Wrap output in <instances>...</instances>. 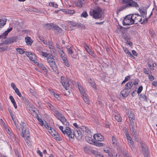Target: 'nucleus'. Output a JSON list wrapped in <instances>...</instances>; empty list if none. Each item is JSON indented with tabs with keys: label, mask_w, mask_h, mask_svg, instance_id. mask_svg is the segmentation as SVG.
Here are the masks:
<instances>
[{
	"label": "nucleus",
	"mask_w": 157,
	"mask_h": 157,
	"mask_svg": "<svg viewBox=\"0 0 157 157\" xmlns=\"http://www.w3.org/2000/svg\"><path fill=\"white\" fill-rule=\"evenodd\" d=\"M120 2L122 4H126L120 7L118 9L119 11L130 7L137 8L139 7L138 4L135 1H133V0H120Z\"/></svg>",
	"instance_id": "obj_1"
},
{
	"label": "nucleus",
	"mask_w": 157,
	"mask_h": 157,
	"mask_svg": "<svg viewBox=\"0 0 157 157\" xmlns=\"http://www.w3.org/2000/svg\"><path fill=\"white\" fill-rule=\"evenodd\" d=\"M102 11L98 6L96 7L94 9L92 10V12H90V14L95 19H99L101 17Z\"/></svg>",
	"instance_id": "obj_2"
},
{
	"label": "nucleus",
	"mask_w": 157,
	"mask_h": 157,
	"mask_svg": "<svg viewBox=\"0 0 157 157\" xmlns=\"http://www.w3.org/2000/svg\"><path fill=\"white\" fill-rule=\"evenodd\" d=\"M21 129L22 135H21L22 137L24 138L30 139L29 132V128L27 127L26 124L23 122H21Z\"/></svg>",
	"instance_id": "obj_3"
},
{
	"label": "nucleus",
	"mask_w": 157,
	"mask_h": 157,
	"mask_svg": "<svg viewBox=\"0 0 157 157\" xmlns=\"http://www.w3.org/2000/svg\"><path fill=\"white\" fill-rule=\"evenodd\" d=\"M123 21L124 25H130L133 24L132 15L129 14L126 16Z\"/></svg>",
	"instance_id": "obj_4"
},
{
	"label": "nucleus",
	"mask_w": 157,
	"mask_h": 157,
	"mask_svg": "<svg viewBox=\"0 0 157 157\" xmlns=\"http://www.w3.org/2000/svg\"><path fill=\"white\" fill-rule=\"evenodd\" d=\"M44 27L47 29L50 30L53 29L58 31H61V29L57 25H56L53 23L46 24L44 25Z\"/></svg>",
	"instance_id": "obj_5"
},
{
	"label": "nucleus",
	"mask_w": 157,
	"mask_h": 157,
	"mask_svg": "<svg viewBox=\"0 0 157 157\" xmlns=\"http://www.w3.org/2000/svg\"><path fill=\"white\" fill-rule=\"evenodd\" d=\"M17 38V37L15 36L8 37L5 41H3L2 43L0 44V46H3L5 44H9L16 42Z\"/></svg>",
	"instance_id": "obj_6"
},
{
	"label": "nucleus",
	"mask_w": 157,
	"mask_h": 157,
	"mask_svg": "<svg viewBox=\"0 0 157 157\" xmlns=\"http://www.w3.org/2000/svg\"><path fill=\"white\" fill-rule=\"evenodd\" d=\"M132 18L133 20V24H136L138 22H140L142 21V17L141 15L137 14H132Z\"/></svg>",
	"instance_id": "obj_7"
},
{
	"label": "nucleus",
	"mask_w": 157,
	"mask_h": 157,
	"mask_svg": "<svg viewBox=\"0 0 157 157\" xmlns=\"http://www.w3.org/2000/svg\"><path fill=\"white\" fill-rule=\"evenodd\" d=\"M63 134H66L69 138H73L74 136V134L72 132L71 128L68 127H66L64 130Z\"/></svg>",
	"instance_id": "obj_8"
},
{
	"label": "nucleus",
	"mask_w": 157,
	"mask_h": 157,
	"mask_svg": "<svg viewBox=\"0 0 157 157\" xmlns=\"http://www.w3.org/2000/svg\"><path fill=\"white\" fill-rule=\"evenodd\" d=\"M61 82L63 86L65 88L68 87L69 86V79L62 76L61 78Z\"/></svg>",
	"instance_id": "obj_9"
},
{
	"label": "nucleus",
	"mask_w": 157,
	"mask_h": 157,
	"mask_svg": "<svg viewBox=\"0 0 157 157\" xmlns=\"http://www.w3.org/2000/svg\"><path fill=\"white\" fill-rule=\"evenodd\" d=\"M85 49H86L87 52L92 56H95L92 50L90 48L89 46L85 42L82 43Z\"/></svg>",
	"instance_id": "obj_10"
},
{
	"label": "nucleus",
	"mask_w": 157,
	"mask_h": 157,
	"mask_svg": "<svg viewBox=\"0 0 157 157\" xmlns=\"http://www.w3.org/2000/svg\"><path fill=\"white\" fill-rule=\"evenodd\" d=\"M53 63H50L49 64L50 67L52 68V70L56 72L59 73V71L57 66L55 63V61L52 62Z\"/></svg>",
	"instance_id": "obj_11"
},
{
	"label": "nucleus",
	"mask_w": 157,
	"mask_h": 157,
	"mask_svg": "<svg viewBox=\"0 0 157 157\" xmlns=\"http://www.w3.org/2000/svg\"><path fill=\"white\" fill-rule=\"evenodd\" d=\"M94 138L97 141H103L104 138L103 136L101 134H94L93 136Z\"/></svg>",
	"instance_id": "obj_12"
},
{
	"label": "nucleus",
	"mask_w": 157,
	"mask_h": 157,
	"mask_svg": "<svg viewBox=\"0 0 157 157\" xmlns=\"http://www.w3.org/2000/svg\"><path fill=\"white\" fill-rule=\"evenodd\" d=\"M130 90H129L124 89L121 91V94L123 97L126 98L128 95L130 94Z\"/></svg>",
	"instance_id": "obj_13"
},
{
	"label": "nucleus",
	"mask_w": 157,
	"mask_h": 157,
	"mask_svg": "<svg viewBox=\"0 0 157 157\" xmlns=\"http://www.w3.org/2000/svg\"><path fill=\"white\" fill-rule=\"evenodd\" d=\"M75 133L74 134V136L77 138L78 140H80L82 138V135L81 131L80 130H77L75 132Z\"/></svg>",
	"instance_id": "obj_14"
},
{
	"label": "nucleus",
	"mask_w": 157,
	"mask_h": 157,
	"mask_svg": "<svg viewBox=\"0 0 157 157\" xmlns=\"http://www.w3.org/2000/svg\"><path fill=\"white\" fill-rule=\"evenodd\" d=\"M13 29L12 27H11L9 29H8L7 30L5 31L1 35H0V38H6V36L8 35V33H10Z\"/></svg>",
	"instance_id": "obj_15"
},
{
	"label": "nucleus",
	"mask_w": 157,
	"mask_h": 157,
	"mask_svg": "<svg viewBox=\"0 0 157 157\" xmlns=\"http://www.w3.org/2000/svg\"><path fill=\"white\" fill-rule=\"evenodd\" d=\"M142 150L143 152L144 157H150V151L148 148H142Z\"/></svg>",
	"instance_id": "obj_16"
},
{
	"label": "nucleus",
	"mask_w": 157,
	"mask_h": 157,
	"mask_svg": "<svg viewBox=\"0 0 157 157\" xmlns=\"http://www.w3.org/2000/svg\"><path fill=\"white\" fill-rule=\"evenodd\" d=\"M59 120L61 121L63 125L67 126L69 124V123L67 121L66 119L63 115L62 117V118L61 117Z\"/></svg>",
	"instance_id": "obj_17"
},
{
	"label": "nucleus",
	"mask_w": 157,
	"mask_h": 157,
	"mask_svg": "<svg viewBox=\"0 0 157 157\" xmlns=\"http://www.w3.org/2000/svg\"><path fill=\"white\" fill-rule=\"evenodd\" d=\"M7 19L1 17H0V29L6 24Z\"/></svg>",
	"instance_id": "obj_18"
},
{
	"label": "nucleus",
	"mask_w": 157,
	"mask_h": 157,
	"mask_svg": "<svg viewBox=\"0 0 157 157\" xmlns=\"http://www.w3.org/2000/svg\"><path fill=\"white\" fill-rule=\"evenodd\" d=\"M103 150L105 152L108 153L109 157H113V155L109 148H104Z\"/></svg>",
	"instance_id": "obj_19"
},
{
	"label": "nucleus",
	"mask_w": 157,
	"mask_h": 157,
	"mask_svg": "<svg viewBox=\"0 0 157 157\" xmlns=\"http://www.w3.org/2000/svg\"><path fill=\"white\" fill-rule=\"evenodd\" d=\"M139 11L143 17H146L147 15V10L145 8L139 9Z\"/></svg>",
	"instance_id": "obj_20"
},
{
	"label": "nucleus",
	"mask_w": 157,
	"mask_h": 157,
	"mask_svg": "<svg viewBox=\"0 0 157 157\" xmlns=\"http://www.w3.org/2000/svg\"><path fill=\"white\" fill-rule=\"evenodd\" d=\"M47 62L48 63H53V61H55L54 59L53 56L51 54H49L47 58Z\"/></svg>",
	"instance_id": "obj_21"
},
{
	"label": "nucleus",
	"mask_w": 157,
	"mask_h": 157,
	"mask_svg": "<svg viewBox=\"0 0 157 157\" xmlns=\"http://www.w3.org/2000/svg\"><path fill=\"white\" fill-rule=\"evenodd\" d=\"M91 152L96 157H104L103 155L99 152H97L94 150H91Z\"/></svg>",
	"instance_id": "obj_22"
},
{
	"label": "nucleus",
	"mask_w": 157,
	"mask_h": 157,
	"mask_svg": "<svg viewBox=\"0 0 157 157\" xmlns=\"http://www.w3.org/2000/svg\"><path fill=\"white\" fill-rule=\"evenodd\" d=\"M133 85V84H132V82H129L125 85L124 89L128 90H130L132 87Z\"/></svg>",
	"instance_id": "obj_23"
},
{
	"label": "nucleus",
	"mask_w": 157,
	"mask_h": 157,
	"mask_svg": "<svg viewBox=\"0 0 157 157\" xmlns=\"http://www.w3.org/2000/svg\"><path fill=\"white\" fill-rule=\"evenodd\" d=\"M48 46L49 48L51 50V51H52L54 53H55V49L54 48V46H53V43L51 41H48Z\"/></svg>",
	"instance_id": "obj_24"
},
{
	"label": "nucleus",
	"mask_w": 157,
	"mask_h": 157,
	"mask_svg": "<svg viewBox=\"0 0 157 157\" xmlns=\"http://www.w3.org/2000/svg\"><path fill=\"white\" fill-rule=\"evenodd\" d=\"M112 144L114 147L118 146V144L117 143V138L114 136L112 137Z\"/></svg>",
	"instance_id": "obj_25"
},
{
	"label": "nucleus",
	"mask_w": 157,
	"mask_h": 157,
	"mask_svg": "<svg viewBox=\"0 0 157 157\" xmlns=\"http://www.w3.org/2000/svg\"><path fill=\"white\" fill-rule=\"evenodd\" d=\"M25 39L27 45H31L33 42V41H32V40L30 37L27 36L25 38Z\"/></svg>",
	"instance_id": "obj_26"
},
{
	"label": "nucleus",
	"mask_w": 157,
	"mask_h": 157,
	"mask_svg": "<svg viewBox=\"0 0 157 157\" xmlns=\"http://www.w3.org/2000/svg\"><path fill=\"white\" fill-rule=\"evenodd\" d=\"M86 140L89 143L91 144H93L94 141L92 140L91 137L88 136H86L85 137Z\"/></svg>",
	"instance_id": "obj_27"
},
{
	"label": "nucleus",
	"mask_w": 157,
	"mask_h": 157,
	"mask_svg": "<svg viewBox=\"0 0 157 157\" xmlns=\"http://www.w3.org/2000/svg\"><path fill=\"white\" fill-rule=\"evenodd\" d=\"M54 130V132H55V134L54 135V136H53V137H54V138L58 141H60L61 140V138L59 135L58 134L57 132H56Z\"/></svg>",
	"instance_id": "obj_28"
},
{
	"label": "nucleus",
	"mask_w": 157,
	"mask_h": 157,
	"mask_svg": "<svg viewBox=\"0 0 157 157\" xmlns=\"http://www.w3.org/2000/svg\"><path fill=\"white\" fill-rule=\"evenodd\" d=\"M9 98L10 99V101H11V102L13 103V106L15 108V109L17 108V105L16 103V102L13 98V97L11 96H10L9 97Z\"/></svg>",
	"instance_id": "obj_29"
},
{
	"label": "nucleus",
	"mask_w": 157,
	"mask_h": 157,
	"mask_svg": "<svg viewBox=\"0 0 157 157\" xmlns=\"http://www.w3.org/2000/svg\"><path fill=\"white\" fill-rule=\"evenodd\" d=\"M93 144L98 147H103L105 146V144H104L101 142H98L97 141H94Z\"/></svg>",
	"instance_id": "obj_30"
},
{
	"label": "nucleus",
	"mask_w": 157,
	"mask_h": 157,
	"mask_svg": "<svg viewBox=\"0 0 157 157\" xmlns=\"http://www.w3.org/2000/svg\"><path fill=\"white\" fill-rule=\"evenodd\" d=\"M115 118L118 122H121L122 120V118L120 114H117L115 115Z\"/></svg>",
	"instance_id": "obj_31"
},
{
	"label": "nucleus",
	"mask_w": 157,
	"mask_h": 157,
	"mask_svg": "<svg viewBox=\"0 0 157 157\" xmlns=\"http://www.w3.org/2000/svg\"><path fill=\"white\" fill-rule=\"evenodd\" d=\"M25 55L29 58V59L33 61V58L32 57V54L31 52H26L25 53Z\"/></svg>",
	"instance_id": "obj_32"
},
{
	"label": "nucleus",
	"mask_w": 157,
	"mask_h": 157,
	"mask_svg": "<svg viewBox=\"0 0 157 157\" xmlns=\"http://www.w3.org/2000/svg\"><path fill=\"white\" fill-rule=\"evenodd\" d=\"M76 27L80 29H85V26L82 24H77Z\"/></svg>",
	"instance_id": "obj_33"
},
{
	"label": "nucleus",
	"mask_w": 157,
	"mask_h": 157,
	"mask_svg": "<svg viewBox=\"0 0 157 157\" xmlns=\"http://www.w3.org/2000/svg\"><path fill=\"white\" fill-rule=\"evenodd\" d=\"M129 121L130 122V124L129 126V127H135V118L133 119H130Z\"/></svg>",
	"instance_id": "obj_34"
},
{
	"label": "nucleus",
	"mask_w": 157,
	"mask_h": 157,
	"mask_svg": "<svg viewBox=\"0 0 157 157\" xmlns=\"http://www.w3.org/2000/svg\"><path fill=\"white\" fill-rule=\"evenodd\" d=\"M39 52L41 55L45 57H46V58L48 56L49 54H50V53H48L47 52L42 51L40 52Z\"/></svg>",
	"instance_id": "obj_35"
},
{
	"label": "nucleus",
	"mask_w": 157,
	"mask_h": 157,
	"mask_svg": "<svg viewBox=\"0 0 157 157\" xmlns=\"http://www.w3.org/2000/svg\"><path fill=\"white\" fill-rule=\"evenodd\" d=\"M67 49L68 54H71L73 53L72 47L67 48Z\"/></svg>",
	"instance_id": "obj_36"
},
{
	"label": "nucleus",
	"mask_w": 157,
	"mask_h": 157,
	"mask_svg": "<svg viewBox=\"0 0 157 157\" xmlns=\"http://www.w3.org/2000/svg\"><path fill=\"white\" fill-rule=\"evenodd\" d=\"M79 90L81 94L82 95V96H83V95H85L86 94V92L85 90L82 87H80V88H79Z\"/></svg>",
	"instance_id": "obj_37"
},
{
	"label": "nucleus",
	"mask_w": 157,
	"mask_h": 157,
	"mask_svg": "<svg viewBox=\"0 0 157 157\" xmlns=\"http://www.w3.org/2000/svg\"><path fill=\"white\" fill-rule=\"evenodd\" d=\"M16 50L19 52L20 54H22L24 53L25 52L24 50L22 48H17L16 49Z\"/></svg>",
	"instance_id": "obj_38"
},
{
	"label": "nucleus",
	"mask_w": 157,
	"mask_h": 157,
	"mask_svg": "<svg viewBox=\"0 0 157 157\" xmlns=\"http://www.w3.org/2000/svg\"><path fill=\"white\" fill-rule=\"evenodd\" d=\"M152 12H151L149 17L147 18H145V19H144L143 21H141V24H144L146 23L148 21V19L150 17V16L152 15Z\"/></svg>",
	"instance_id": "obj_39"
},
{
	"label": "nucleus",
	"mask_w": 157,
	"mask_h": 157,
	"mask_svg": "<svg viewBox=\"0 0 157 157\" xmlns=\"http://www.w3.org/2000/svg\"><path fill=\"white\" fill-rule=\"evenodd\" d=\"M8 48V46L7 45H6L3 47H0V52L2 51H4L6 50Z\"/></svg>",
	"instance_id": "obj_40"
},
{
	"label": "nucleus",
	"mask_w": 157,
	"mask_h": 157,
	"mask_svg": "<svg viewBox=\"0 0 157 157\" xmlns=\"http://www.w3.org/2000/svg\"><path fill=\"white\" fill-rule=\"evenodd\" d=\"M82 97L86 103L89 104V100L86 96V94L85 95H83V96H82Z\"/></svg>",
	"instance_id": "obj_41"
},
{
	"label": "nucleus",
	"mask_w": 157,
	"mask_h": 157,
	"mask_svg": "<svg viewBox=\"0 0 157 157\" xmlns=\"http://www.w3.org/2000/svg\"><path fill=\"white\" fill-rule=\"evenodd\" d=\"M135 127H130V130L132 132V133L133 135H135L137 134L134 128Z\"/></svg>",
	"instance_id": "obj_42"
},
{
	"label": "nucleus",
	"mask_w": 157,
	"mask_h": 157,
	"mask_svg": "<svg viewBox=\"0 0 157 157\" xmlns=\"http://www.w3.org/2000/svg\"><path fill=\"white\" fill-rule=\"evenodd\" d=\"M38 65L43 70L47 72V69L44 66L43 64L41 63H38Z\"/></svg>",
	"instance_id": "obj_43"
},
{
	"label": "nucleus",
	"mask_w": 157,
	"mask_h": 157,
	"mask_svg": "<svg viewBox=\"0 0 157 157\" xmlns=\"http://www.w3.org/2000/svg\"><path fill=\"white\" fill-rule=\"evenodd\" d=\"M90 148H83L84 151L88 154H90V153H91V150H93Z\"/></svg>",
	"instance_id": "obj_44"
},
{
	"label": "nucleus",
	"mask_w": 157,
	"mask_h": 157,
	"mask_svg": "<svg viewBox=\"0 0 157 157\" xmlns=\"http://www.w3.org/2000/svg\"><path fill=\"white\" fill-rule=\"evenodd\" d=\"M87 16L88 14L85 11H84L81 15V17H86Z\"/></svg>",
	"instance_id": "obj_45"
},
{
	"label": "nucleus",
	"mask_w": 157,
	"mask_h": 157,
	"mask_svg": "<svg viewBox=\"0 0 157 157\" xmlns=\"http://www.w3.org/2000/svg\"><path fill=\"white\" fill-rule=\"evenodd\" d=\"M128 117L129 119L135 118V115L132 112H131L129 114Z\"/></svg>",
	"instance_id": "obj_46"
},
{
	"label": "nucleus",
	"mask_w": 157,
	"mask_h": 157,
	"mask_svg": "<svg viewBox=\"0 0 157 157\" xmlns=\"http://www.w3.org/2000/svg\"><path fill=\"white\" fill-rule=\"evenodd\" d=\"M49 5L51 6H52L55 8L58 7V5L56 4H54V2L49 3Z\"/></svg>",
	"instance_id": "obj_47"
},
{
	"label": "nucleus",
	"mask_w": 157,
	"mask_h": 157,
	"mask_svg": "<svg viewBox=\"0 0 157 157\" xmlns=\"http://www.w3.org/2000/svg\"><path fill=\"white\" fill-rule=\"evenodd\" d=\"M39 38L40 41L42 42L44 45H46L47 44V41L44 40H43V38L41 37V36H39Z\"/></svg>",
	"instance_id": "obj_48"
},
{
	"label": "nucleus",
	"mask_w": 157,
	"mask_h": 157,
	"mask_svg": "<svg viewBox=\"0 0 157 157\" xmlns=\"http://www.w3.org/2000/svg\"><path fill=\"white\" fill-rule=\"evenodd\" d=\"M149 33L151 36V37L152 38L155 37V33L153 30H150L149 31Z\"/></svg>",
	"instance_id": "obj_49"
},
{
	"label": "nucleus",
	"mask_w": 157,
	"mask_h": 157,
	"mask_svg": "<svg viewBox=\"0 0 157 157\" xmlns=\"http://www.w3.org/2000/svg\"><path fill=\"white\" fill-rule=\"evenodd\" d=\"M14 91L16 93V94L20 97H21V94L18 88L16 89V90H14Z\"/></svg>",
	"instance_id": "obj_50"
},
{
	"label": "nucleus",
	"mask_w": 157,
	"mask_h": 157,
	"mask_svg": "<svg viewBox=\"0 0 157 157\" xmlns=\"http://www.w3.org/2000/svg\"><path fill=\"white\" fill-rule=\"evenodd\" d=\"M130 78V76L129 75L126 76L124 80L122 82V84L126 82Z\"/></svg>",
	"instance_id": "obj_51"
},
{
	"label": "nucleus",
	"mask_w": 157,
	"mask_h": 157,
	"mask_svg": "<svg viewBox=\"0 0 157 157\" xmlns=\"http://www.w3.org/2000/svg\"><path fill=\"white\" fill-rule=\"evenodd\" d=\"M90 83L93 88H94L95 90H96L97 87L96 86V84L94 82H90Z\"/></svg>",
	"instance_id": "obj_52"
},
{
	"label": "nucleus",
	"mask_w": 157,
	"mask_h": 157,
	"mask_svg": "<svg viewBox=\"0 0 157 157\" xmlns=\"http://www.w3.org/2000/svg\"><path fill=\"white\" fill-rule=\"evenodd\" d=\"M59 56H61L62 55L65 54L63 51L62 49L58 50Z\"/></svg>",
	"instance_id": "obj_53"
},
{
	"label": "nucleus",
	"mask_w": 157,
	"mask_h": 157,
	"mask_svg": "<svg viewBox=\"0 0 157 157\" xmlns=\"http://www.w3.org/2000/svg\"><path fill=\"white\" fill-rule=\"evenodd\" d=\"M128 141L129 143L130 144H132L133 143V141H132V138L131 137H130L129 138H127Z\"/></svg>",
	"instance_id": "obj_54"
},
{
	"label": "nucleus",
	"mask_w": 157,
	"mask_h": 157,
	"mask_svg": "<svg viewBox=\"0 0 157 157\" xmlns=\"http://www.w3.org/2000/svg\"><path fill=\"white\" fill-rule=\"evenodd\" d=\"M144 72L147 75H149V72H150V71L148 69H147L146 68H144L143 69Z\"/></svg>",
	"instance_id": "obj_55"
},
{
	"label": "nucleus",
	"mask_w": 157,
	"mask_h": 157,
	"mask_svg": "<svg viewBox=\"0 0 157 157\" xmlns=\"http://www.w3.org/2000/svg\"><path fill=\"white\" fill-rule=\"evenodd\" d=\"M10 138L12 141H14L16 140V137L14 135L11 134V135H10Z\"/></svg>",
	"instance_id": "obj_56"
},
{
	"label": "nucleus",
	"mask_w": 157,
	"mask_h": 157,
	"mask_svg": "<svg viewBox=\"0 0 157 157\" xmlns=\"http://www.w3.org/2000/svg\"><path fill=\"white\" fill-rule=\"evenodd\" d=\"M87 128V127H86L84 126H82L80 128L81 130L83 132H85L86 131V129Z\"/></svg>",
	"instance_id": "obj_57"
},
{
	"label": "nucleus",
	"mask_w": 157,
	"mask_h": 157,
	"mask_svg": "<svg viewBox=\"0 0 157 157\" xmlns=\"http://www.w3.org/2000/svg\"><path fill=\"white\" fill-rule=\"evenodd\" d=\"M21 99L22 101L23 102L25 103H28V101L26 99V98H25V97H24V96L21 97Z\"/></svg>",
	"instance_id": "obj_58"
},
{
	"label": "nucleus",
	"mask_w": 157,
	"mask_h": 157,
	"mask_svg": "<svg viewBox=\"0 0 157 157\" xmlns=\"http://www.w3.org/2000/svg\"><path fill=\"white\" fill-rule=\"evenodd\" d=\"M143 86H140L138 88L137 91V93L138 94H140L143 90Z\"/></svg>",
	"instance_id": "obj_59"
},
{
	"label": "nucleus",
	"mask_w": 157,
	"mask_h": 157,
	"mask_svg": "<svg viewBox=\"0 0 157 157\" xmlns=\"http://www.w3.org/2000/svg\"><path fill=\"white\" fill-rule=\"evenodd\" d=\"M140 96H141V98L145 101H147V97L146 95H142L141 94H140Z\"/></svg>",
	"instance_id": "obj_60"
},
{
	"label": "nucleus",
	"mask_w": 157,
	"mask_h": 157,
	"mask_svg": "<svg viewBox=\"0 0 157 157\" xmlns=\"http://www.w3.org/2000/svg\"><path fill=\"white\" fill-rule=\"evenodd\" d=\"M122 152L124 156V157H130L129 156V155L127 153L126 151H123Z\"/></svg>",
	"instance_id": "obj_61"
},
{
	"label": "nucleus",
	"mask_w": 157,
	"mask_h": 157,
	"mask_svg": "<svg viewBox=\"0 0 157 157\" xmlns=\"http://www.w3.org/2000/svg\"><path fill=\"white\" fill-rule=\"evenodd\" d=\"M63 115L61 113L59 112L57 114L55 115V116L57 117V119H59L61 117L62 118V117H63Z\"/></svg>",
	"instance_id": "obj_62"
},
{
	"label": "nucleus",
	"mask_w": 157,
	"mask_h": 157,
	"mask_svg": "<svg viewBox=\"0 0 157 157\" xmlns=\"http://www.w3.org/2000/svg\"><path fill=\"white\" fill-rule=\"evenodd\" d=\"M79 4V7H81L82 6V4H83L84 0H78Z\"/></svg>",
	"instance_id": "obj_63"
},
{
	"label": "nucleus",
	"mask_w": 157,
	"mask_h": 157,
	"mask_svg": "<svg viewBox=\"0 0 157 157\" xmlns=\"http://www.w3.org/2000/svg\"><path fill=\"white\" fill-rule=\"evenodd\" d=\"M75 12V11L73 10H69L67 9V14H74Z\"/></svg>",
	"instance_id": "obj_64"
}]
</instances>
